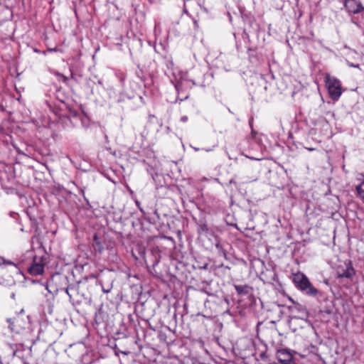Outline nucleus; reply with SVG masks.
Here are the masks:
<instances>
[{"label":"nucleus","mask_w":364,"mask_h":364,"mask_svg":"<svg viewBox=\"0 0 364 364\" xmlns=\"http://www.w3.org/2000/svg\"><path fill=\"white\" fill-rule=\"evenodd\" d=\"M291 279L296 287L306 294L316 296L318 290L313 287L308 277L302 272L293 273Z\"/></svg>","instance_id":"1"},{"label":"nucleus","mask_w":364,"mask_h":364,"mask_svg":"<svg viewBox=\"0 0 364 364\" xmlns=\"http://www.w3.org/2000/svg\"><path fill=\"white\" fill-rule=\"evenodd\" d=\"M325 83L331 98L338 100L342 94L341 81L330 74H326Z\"/></svg>","instance_id":"2"},{"label":"nucleus","mask_w":364,"mask_h":364,"mask_svg":"<svg viewBox=\"0 0 364 364\" xmlns=\"http://www.w3.org/2000/svg\"><path fill=\"white\" fill-rule=\"evenodd\" d=\"M47 263V257L46 254L42 255H36L33 257V262L28 268V272L32 276L41 275L44 272V267Z\"/></svg>","instance_id":"3"},{"label":"nucleus","mask_w":364,"mask_h":364,"mask_svg":"<svg viewBox=\"0 0 364 364\" xmlns=\"http://www.w3.org/2000/svg\"><path fill=\"white\" fill-rule=\"evenodd\" d=\"M7 321L9 323L10 329L16 333H21L22 330L28 328L29 325L28 316L21 314L13 318H9Z\"/></svg>","instance_id":"4"},{"label":"nucleus","mask_w":364,"mask_h":364,"mask_svg":"<svg viewBox=\"0 0 364 364\" xmlns=\"http://www.w3.org/2000/svg\"><path fill=\"white\" fill-rule=\"evenodd\" d=\"M355 274L350 260L345 262L343 265H341L337 269V276L340 278H351Z\"/></svg>","instance_id":"5"},{"label":"nucleus","mask_w":364,"mask_h":364,"mask_svg":"<svg viewBox=\"0 0 364 364\" xmlns=\"http://www.w3.org/2000/svg\"><path fill=\"white\" fill-rule=\"evenodd\" d=\"M277 358L281 364H296L293 355L286 349H280L277 351Z\"/></svg>","instance_id":"6"},{"label":"nucleus","mask_w":364,"mask_h":364,"mask_svg":"<svg viewBox=\"0 0 364 364\" xmlns=\"http://www.w3.org/2000/svg\"><path fill=\"white\" fill-rule=\"evenodd\" d=\"M344 6L349 13L358 14L364 11L361 3L356 0H344Z\"/></svg>","instance_id":"7"},{"label":"nucleus","mask_w":364,"mask_h":364,"mask_svg":"<svg viewBox=\"0 0 364 364\" xmlns=\"http://www.w3.org/2000/svg\"><path fill=\"white\" fill-rule=\"evenodd\" d=\"M235 289L240 295H247L250 294L251 287L248 285H235Z\"/></svg>","instance_id":"8"},{"label":"nucleus","mask_w":364,"mask_h":364,"mask_svg":"<svg viewBox=\"0 0 364 364\" xmlns=\"http://www.w3.org/2000/svg\"><path fill=\"white\" fill-rule=\"evenodd\" d=\"M356 191L360 197L364 200V181L357 186Z\"/></svg>","instance_id":"9"},{"label":"nucleus","mask_w":364,"mask_h":364,"mask_svg":"<svg viewBox=\"0 0 364 364\" xmlns=\"http://www.w3.org/2000/svg\"><path fill=\"white\" fill-rule=\"evenodd\" d=\"M0 265H13L16 267V264L13 262L6 260L2 257H0Z\"/></svg>","instance_id":"10"},{"label":"nucleus","mask_w":364,"mask_h":364,"mask_svg":"<svg viewBox=\"0 0 364 364\" xmlns=\"http://www.w3.org/2000/svg\"><path fill=\"white\" fill-rule=\"evenodd\" d=\"M188 118L187 116H183L181 118V121L183 122H186L188 121Z\"/></svg>","instance_id":"11"},{"label":"nucleus","mask_w":364,"mask_h":364,"mask_svg":"<svg viewBox=\"0 0 364 364\" xmlns=\"http://www.w3.org/2000/svg\"><path fill=\"white\" fill-rule=\"evenodd\" d=\"M348 65H349L350 67H353V68H358V67H359V65H354V64H353V63H349V64H348Z\"/></svg>","instance_id":"12"},{"label":"nucleus","mask_w":364,"mask_h":364,"mask_svg":"<svg viewBox=\"0 0 364 364\" xmlns=\"http://www.w3.org/2000/svg\"><path fill=\"white\" fill-rule=\"evenodd\" d=\"M121 353L124 354V355H128V352H125V351H120Z\"/></svg>","instance_id":"13"},{"label":"nucleus","mask_w":364,"mask_h":364,"mask_svg":"<svg viewBox=\"0 0 364 364\" xmlns=\"http://www.w3.org/2000/svg\"><path fill=\"white\" fill-rule=\"evenodd\" d=\"M57 49L56 48H51V49H49V51L50 52H53V51H56Z\"/></svg>","instance_id":"14"},{"label":"nucleus","mask_w":364,"mask_h":364,"mask_svg":"<svg viewBox=\"0 0 364 364\" xmlns=\"http://www.w3.org/2000/svg\"><path fill=\"white\" fill-rule=\"evenodd\" d=\"M252 137H255V132L254 131H252Z\"/></svg>","instance_id":"15"},{"label":"nucleus","mask_w":364,"mask_h":364,"mask_svg":"<svg viewBox=\"0 0 364 364\" xmlns=\"http://www.w3.org/2000/svg\"><path fill=\"white\" fill-rule=\"evenodd\" d=\"M307 149H308L309 151H314V148H308Z\"/></svg>","instance_id":"16"}]
</instances>
